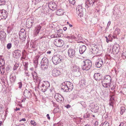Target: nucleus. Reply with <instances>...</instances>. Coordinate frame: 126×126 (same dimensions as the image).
<instances>
[{"label": "nucleus", "instance_id": "26", "mask_svg": "<svg viewBox=\"0 0 126 126\" xmlns=\"http://www.w3.org/2000/svg\"><path fill=\"white\" fill-rule=\"evenodd\" d=\"M63 11L61 9H59L56 12V14L58 16H61L63 15Z\"/></svg>", "mask_w": 126, "mask_h": 126}, {"label": "nucleus", "instance_id": "4", "mask_svg": "<svg viewBox=\"0 0 126 126\" xmlns=\"http://www.w3.org/2000/svg\"><path fill=\"white\" fill-rule=\"evenodd\" d=\"M41 67L42 69L44 70L47 69L49 65V61L47 58L44 57L41 62Z\"/></svg>", "mask_w": 126, "mask_h": 126}, {"label": "nucleus", "instance_id": "22", "mask_svg": "<svg viewBox=\"0 0 126 126\" xmlns=\"http://www.w3.org/2000/svg\"><path fill=\"white\" fill-rule=\"evenodd\" d=\"M78 33V34H77L75 33V34H74V35L71 36V39H75L77 37L78 38L81 40L82 39L81 35L78 33Z\"/></svg>", "mask_w": 126, "mask_h": 126}, {"label": "nucleus", "instance_id": "59", "mask_svg": "<svg viewBox=\"0 0 126 126\" xmlns=\"http://www.w3.org/2000/svg\"><path fill=\"white\" fill-rule=\"evenodd\" d=\"M65 37L66 38H68V39H71V36H67V35H65Z\"/></svg>", "mask_w": 126, "mask_h": 126}, {"label": "nucleus", "instance_id": "41", "mask_svg": "<svg viewBox=\"0 0 126 126\" xmlns=\"http://www.w3.org/2000/svg\"><path fill=\"white\" fill-rule=\"evenodd\" d=\"M102 126H109V124L108 122L106 121L102 124Z\"/></svg>", "mask_w": 126, "mask_h": 126}, {"label": "nucleus", "instance_id": "29", "mask_svg": "<svg viewBox=\"0 0 126 126\" xmlns=\"http://www.w3.org/2000/svg\"><path fill=\"white\" fill-rule=\"evenodd\" d=\"M126 110V109L124 106L121 107L120 108V113L121 115L123 114Z\"/></svg>", "mask_w": 126, "mask_h": 126}, {"label": "nucleus", "instance_id": "6", "mask_svg": "<svg viewBox=\"0 0 126 126\" xmlns=\"http://www.w3.org/2000/svg\"><path fill=\"white\" fill-rule=\"evenodd\" d=\"M83 10H84V9H83L81 6H78L76 7V13L80 17H82L83 16Z\"/></svg>", "mask_w": 126, "mask_h": 126}, {"label": "nucleus", "instance_id": "24", "mask_svg": "<svg viewBox=\"0 0 126 126\" xmlns=\"http://www.w3.org/2000/svg\"><path fill=\"white\" fill-rule=\"evenodd\" d=\"M16 77L14 74H12L10 76V80L12 82H14L15 80Z\"/></svg>", "mask_w": 126, "mask_h": 126}, {"label": "nucleus", "instance_id": "63", "mask_svg": "<svg viewBox=\"0 0 126 126\" xmlns=\"http://www.w3.org/2000/svg\"><path fill=\"white\" fill-rule=\"evenodd\" d=\"M48 119L49 120L50 119V117L49 116V115L48 114H47L46 115Z\"/></svg>", "mask_w": 126, "mask_h": 126}, {"label": "nucleus", "instance_id": "46", "mask_svg": "<svg viewBox=\"0 0 126 126\" xmlns=\"http://www.w3.org/2000/svg\"><path fill=\"white\" fill-rule=\"evenodd\" d=\"M19 41L18 40H16L14 42V45L16 46H17L18 45V43H19Z\"/></svg>", "mask_w": 126, "mask_h": 126}, {"label": "nucleus", "instance_id": "43", "mask_svg": "<svg viewBox=\"0 0 126 126\" xmlns=\"http://www.w3.org/2000/svg\"><path fill=\"white\" fill-rule=\"evenodd\" d=\"M5 64L4 61L3 59H1L0 60V65H4Z\"/></svg>", "mask_w": 126, "mask_h": 126}, {"label": "nucleus", "instance_id": "16", "mask_svg": "<svg viewBox=\"0 0 126 126\" xmlns=\"http://www.w3.org/2000/svg\"><path fill=\"white\" fill-rule=\"evenodd\" d=\"M94 78L96 81H98L102 79V76L100 73H96L94 75Z\"/></svg>", "mask_w": 126, "mask_h": 126}, {"label": "nucleus", "instance_id": "9", "mask_svg": "<svg viewBox=\"0 0 126 126\" xmlns=\"http://www.w3.org/2000/svg\"><path fill=\"white\" fill-rule=\"evenodd\" d=\"M54 98L57 101L59 102L63 101L64 100L63 97L59 93L55 94Z\"/></svg>", "mask_w": 126, "mask_h": 126}, {"label": "nucleus", "instance_id": "39", "mask_svg": "<svg viewBox=\"0 0 126 126\" xmlns=\"http://www.w3.org/2000/svg\"><path fill=\"white\" fill-rule=\"evenodd\" d=\"M28 62H25L23 63V64L24 65V66L25 67V69L27 70L28 68Z\"/></svg>", "mask_w": 126, "mask_h": 126}, {"label": "nucleus", "instance_id": "28", "mask_svg": "<svg viewBox=\"0 0 126 126\" xmlns=\"http://www.w3.org/2000/svg\"><path fill=\"white\" fill-rule=\"evenodd\" d=\"M92 48V51H91V52H92V53H94L95 51L98 50V49H97V46L96 45H93Z\"/></svg>", "mask_w": 126, "mask_h": 126}, {"label": "nucleus", "instance_id": "12", "mask_svg": "<svg viewBox=\"0 0 126 126\" xmlns=\"http://www.w3.org/2000/svg\"><path fill=\"white\" fill-rule=\"evenodd\" d=\"M61 74L59 70L56 69H54L52 71V75L54 77H57L60 75Z\"/></svg>", "mask_w": 126, "mask_h": 126}, {"label": "nucleus", "instance_id": "1", "mask_svg": "<svg viewBox=\"0 0 126 126\" xmlns=\"http://www.w3.org/2000/svg\"><path fill=\"white\" fill-rule=\"evenodd\" d=\"M73 88V84L69 81H65L63 83L61 86V89L64 92H70Z\"/></svg>", "mask_w": 126, "mask_h": 126}, {"label": "nucleus", "instance_id": "38", "mask_svg": "<svg viewBox=\"0 0 126 126\" xmlns=\"http://www.w3.org/2000/svg\"><path fill=\"white\" fill-rule=\"evenodd\" d=\"M30 47L31 48L33 49H35L36 47L35 44H34L33 43H31L30 44Z\"/></svg>", "mask_w": 126, "mask_h": 126}, {"label": "nucleus", "instance_id": "33", "mask_svg": "<svg viewBox=\"0 0 126 126\" xmlns=\"http://www.w3.org/2000/svg\"><path fill=\"white\" fill-rule=\"evenodd\" d=\"M120 30L118 28H116L115 30L114 33V34H115L116 35H118L120 33Z\"/></svg>", "mask_w": 126, "mask_h": 126}, {"label": "nucleus", "instance_id": "13", "mask_svg": "<svg viewBox=\"0 0 126 126\" xmlns=\"http://www.w3.org/2000/svg\"><path fill=\"white\" fill-rule=\"evenodd\" d=\"M19 37L20 38H25L26 37V34L25 30L24 29H21L19 33Z\"/></svg>", "mask_w": 126, "mask_h": 126}, {"label": "nucleus", "instance_id": "10", "mask_svg": "<svg viewBox=\"0 0 126 126\" xmlns=\"http://www.w3.org/2000/svg\"><path fill=\"white\" fill-rule=\"evenodd\" d=\"M31 92L32 91L31 90L26 89L23 92V95L26 98H29L32 96Z\"/></svg>", "mask_w": 126, "mask_h": 126}, {"label": "nucleus", "instance_id": "36", "mask_svg": "<svg viewBox=\"0 0 126 126\" xmlns=\"http://www.w3.org/2000/svg\"><path fill=\"white\" fill-rule=\"evenodd\" d=\"M6 1L5 0H0V6L5 5Z\"/></svg>", "mask_w": 126, "mask_h": 126}, {"label": "nucleus", "instance_id": "18", "mask_svg": "<svg viewBox=\"0 0 126 126\" xmlns=\"http://www.w3.org/2000/svg\"><path fill=\"white\" fill-rule=\"evenodd\" d=\"M41 28V26L40 25H37L35 27V30L34 31V35L36 36L39 32Z\"/></svg>", "mask_w": 126, "mask_h": 126}, {"label": "nucleus", "instance_id": "54", "mask_svg": "<svg viewBox=\"0 0 126 126\" xmlns=\"http://www.w3.org/2000/svg\"><path fill=\"white\" fill-rule=\"evenodd\" d=\"M54 5L53 6V7L52 8V9H54L53 10L56 9L57 7V6L54 3Z\"/></svg>", "mask_w": 126, "mask_h": 126}, {"label": "nucleus", "instance_id": "23", "mask_svg": "<svg viewBox=\"0 0 126 126\" xmlns=\"http://www.w3.org/2000/svg\"><path fill=\"white\" fill-rule=\"evenodd\" d=\"M2 11V17H3V19H5L7 16V12L6 10L2 9L1 10Z\"/></svg>", "mask_w": 126, "mask_h": 126}, {"label": "nucleus", "instance_id": "15", "mask_svg": "<svg viewBox=\"0 0 126 126\" xmlns=\"http://www.w3.org/2000/svg\"><path fill=\"white\" fill-rule=\"evenodd\" d=\"M111 77L109 75H107L105 76L103 79L101 81H104V82H107V83L111 84Z\"/></svg>", "mask_w": 126, "mask_h": 126}, {"label": "nucleus", "instance_id": "48", "mask_svg": "<svg viewBox=\"0 0 126 126\" xmlns=\"http://www.w3.org/2000/svg\"><path fill=\"white\" fill-rule=\"evenodd\" d=\"M69 3H71L72 4L74 5L75 3V0H69Z\"/></svg>", "mask_w": 126, "mask_h": 126}, {"label": "nucleus", "instance_id": "7", "mask_svg": "<svg viewBox=\"0 0 126 126\" xmlns=\"http://www.w3.org/2000/svg\"><path fill=\"white\" fill-rule=\"evenodd\" d=\"M34 18H29L27 20L26 23V26L28 28H30L32 27L34 22Z\"/></svg>", "mask_w": 126, "mask_h": 126}, {"label": "nucleus", "instance_id": "17", "mask_svg": "<svg viewBox=\"0 0 126 126\" xmlns=\"http://www.w3.org/2000/svg\"><path fill=\"white\" fill-rule=\"evenodd\" d=\"M6 37V33L3 31H0V40L4 41Z\"/></svg>", "mask_w": 126, "mask_h": 126}, {"label": "nucleus", "instance_id": "2", "mask_svg": "<svg viewBox=\"0 0 126 126\" xmlns=\"http://www.w3.org/2000/svg\"><path fill=\"white\" fill-rule=\"evenodd\" d=\"M83 64L82 66V68L83 70H88L91 68L92 65V62L87 59L83 61Z\"/></svg>", "mask_w": 126, "mask_h": 126}, {"label": "nucleus", "instance_id": "35", "mask_svg": "<svg viewBox=\"0 0 126 126\" xmlns=\"http://www.w3.org/2000/svg\"><path fill=\"white\" fill-rule=\"evenodd\" d=\"M35 79L36 80V83H37L38 86L42 84L41 83H40V80L38 77Z\"/></svg>", "mask_w": 126, "mask_h": 126}, {"label": "nucleus", "instance_id": "56", "mask_svg": "<svg viewBox=\"0 0 126 126\" xmlns=\"http://www.w3.org/2000/svg\"><path fill=\"white\" fill-rule=\"evenodd\" d=\"M53 125L54 126H61L59 123L54 124Z\"/></svg>", "mask_w": 126, "mask_h": 126}, {"label": "nucleus", "instance_id": "45", "mask_svg": "<svg viewBox=\"0 0 126 126\" xmlns=\"http://www.w3.org/2000/svg\"><path fill=\"white\" fill-rule=\"evenodd\" d=\"M126 53L123 52L122 54V56L123 57V59H126Z\"/></svg>", "mask_w": 126, "mask_h": 126}, {"label": "nucleus", "instance_id": "53", "mask_svg": "<svg viewBox=\"0 0 126 126\" xmlns=\"http://www.w3.org/2000/svg\"><path fill=\"white\" fill-rule=\"evenodd\" d=\"M31 123L32 125L34 126L35 125H36V123L34 121H31Z\"/></svg>", "mask_w": 126, "mask_h": 126}, {"label": "nucleus", "instance_id": "21", "mask_svg": "<svg viewBox=\"0 0 126 126\" xmlns=\"http://www.w3.org/2000/svg\"><path fill=\"white\" fill-rule=\"evenodd\" d=\"M86 49V47L84 45L80 46L79 47V52L80 54H82Z\"/></svg>", "mask_w": 126, "mask_h": 126}, {"label": "nucleus", "instance_id": "50", "mask_svg": "<svg viewBox=\"0 0 126 126\" xmlns=\"http://www.w3.org/2000/svg\"><path fill=\"white\" fill-rule=\"evenodd\" d=\"M54 3H53L52 2H50L49 4V7L50 6L51 8L53 7V6H54Z\"/></svg>", "mask_w": 126, "mask_h": 126}, {"label": "nucleus", "instance_id": "19", "mask_svg": "<svg viewBox=\"0 0 126 126\" xmlns=\"http://www.w3.org/2000/svg\"><path fill=\"white\" fill-rule=\"evenodd\" d=\"M99 109V107L97 105L94 104L91 108V110L92 112H96L98 111Z\"/></svg>", "mask_w": 126, "mask_h": 126}, {"label": "nucleus", "instance_id": "25", "mask_svg": "<svg viewBox=\"0 0 126 126\" xmlns=\"http://www.w3.org/2000/svg\"><path fill=\"white\" fill-rule=\"evenodd\" d=\"M101 83L103 86L105 88H108V87H111V86L110 83H107V82H104V81H101Z\"/></svg>", "mask_w": 126, "mask_h": 126}, {"label": "nucleus", "instance_id": "32", "mask_svg": "<svg viewBox=\"0 0 126 126\" xmlns=\"http://www.w3.org/2000/svg\"><path fill=\"white\" fill-rule=\"evenodd\" d=\"M85 4V7L87 8L90 7L91 6H92V5L90 4V3L89 4V2L87 0H86Z\"/></svg>", "mask_w": 126, "mask_h": 126}, {"label": "nucleus", "instance_id": "58", "mask_svg": "<svg viewBox=\"0 0 126 126\" xmlns=\"http://www.w3.org/2000/svg\"><path fill=\"white\" fill-rule=\"evenodd\" d=\"M71 107V106L69 104L65 106V107H66L67 109L70 108Z\"/></svg>", "mask_w": 126, "mask_h": 126}, {"label": "nucleus", "instance_id": "14", "mask_svg": "<svg viewBox=\"0 0 126 126\" xmlns=\"http://www.w3.org/2000/svg\"><path fill=\"white\" fill-rule=\"evenodd\" d=\"M21 52L19 49H17L14 51L13 53L14 56L16 58H19L21 55Z\"/></svg>", "mask_w": 126, "mask_h": 126}, {"label": "nucleus", "instance_id": "49", "mask_svg": "<svg viewBox=\"0 0 126 126\" xmlns=\"http://www.w3.org/2000/svg\"><path fill=\"white\" fill-rule=\"evenodd\" d=\"M40 56V55L37 56L34 59V60L38 62V59L39 58Z\"/></svg>", "mask_w": 126, "mask_h": 126}, {"label": "nucleus", "instance_id": "11", "mask_svg": "<svg viewBox=\"0 0 126 126\" xmlns=\"http://www.w3.org/2000/svg\"><path fill=\"white\" fill-rule=\"evenodd\" d=\"M103 64V60L101 59H98L95 63V66L97 68L101 67Z\"/></svg>", "mask_w": 126, "mask_h": 126}, {"label": "nucleus", "instance_id": "3", "mask_svg": "<svg viewBox=\"0 0 126 126\" xmlns=\"http://www.w3.org/2000/svg\"><path fill=\"white\" fill-rule=\"evenodd\" d=\"M63 57L59 54L56 55L52 57V61L53 63L57 65L62 62L63 60Z\"/></svg>", "mask_w": 126, "mask_h": 126}, {"label": "nucleus", "instance_id": "31", "mask_svg": "<svg viewBox=\"0 0 126 126\" xmlns=\"http://www.w3.org/2000/svg\"><path fill=\"white\" fill-rule=\"evenodd\" d=\"M19 63H16L13 67V70L14 71L16 70L19 67Z\"/></svg>", "mask_w": 126, "mask_h": 126}, {"label": "nucleus", "instance_id": "64", "mask_svg": "<svg viewBox=\"0 0 126 126\" xmlns=\"http://www.w3.org/2000/svg\"><path fill=\"white\" fill-rule=\"evenodd\" d=\"M26 121L25 119L24 118H22V119L21 120H20L19 121L20 122H21V121Z\"/></svg>", "mask_w": 126, "mask_h": 126}, {"label": "nucleus", "instance_id": "57", "mask_svg": "<svg viewBox=\"0 0 126 126\" xmlns=\"http://www.w3.org/2000/svg\"><path fill=\"white\" fill-rule=\"evenodd\" d=\"M50 37L51 38H55V34H53L52 35H51L50 36Z\"/></svg>", "mask_w": 126, "mask_h": 126}, {"label": "nucleus", "instance_id": "20", "mask_svg": "<svg viewBox=\"0 0 126 126\" xmlns=\"http://www.w3.org/2000/svg\"><path fill=\"white\" fill-rule=\"evenodd\" d=\"M37 86L39 91H41L43 92H44L46 91L47 89L42 84L40 86Z\"/></svg>", "mask_w": 126, "mask_h": 126}, {"label": "nucleus", "instance_id": "60", "mask_svg": "<svg viewBox=\"0 0 126 126\" xmlns=\"http://www.w3.org/2000/svg\"><path fill=\"white\" fill-rule=\"evenodd\" d=\"M58 32H59V33H60L61 34L63 32V30L61 29L59 30H58Z\"/></svg>", "mask_w": 126, "mask_h": 126}, {"label": "nucleus", "instance_id": "34", "mask_svg": "<svg viewBox=\"0 0 126 126\" xmlns=\"http://www.w3.org/2000/svg\"><path fill=\"white\" fill-rule=\"evenodd\" d=\"M119 45L117 44H115L114 45H113L112 47V50L114 49L115 50L117 49L119 47Z\"/></svg>", "mask_w": 126, "mask_h": 126}, {"label": "nucleus", "instance_id": "61", "mask_svg": "<svg viewBox=\"0 0 126 126\" xmlns=\"http://www.w3.org/2000/svg\"><path fill=\"white\" fill-rule=\"evenodd\" d=\"M117 35H116L115 34H114V33H113V35H112V37L114 38H117V36H116Z\"/></svg>", "mask_w": 126, "mask_h": 126}, {"label": "nucleus", "instance_id": "47", "mask_svg": "<svg viewBox=\"0 0 126 126\" xmlns=\"http://www.w3.org/2000/svg\"><path fill=\"white\" fill-rule=\"evenodd\" d=\"M17 84L18 86V88L20 89H21L22 86V84L21 82H18L17 83Z\"/></svg>", "mask_w": 126, "mask_h": 126}, {"label": "nucleus", "instance_id": "44", "mask_svg": "<svg viewBox=\"0 0 126 126\" xmlns=\"http://www.w3.org/2000/svg\"><path fill=\"white\" fill-rule=\"evenodd\" d=\"M90 114L88 113H87L85 114L84 116L83 117L84 118H89L90 117Z\"/></svg>", "mask_w": 126, "mask_h": 126}, {"label": "nucleus", "instance_id": "42", "mask_svg": "<svg viewBox=\"0 0 126 126\" xmlns=\"http://www.w3.org/2000/svg\"><path fill=\"white\" fill-rule=\"evenodd\" d=\"M73 70L74 71H76L77 70H79V67L76 66H74L73 67Z\"/></svg>", "mask_w": 126, "mask_h": 126}, {"label": "nucleus", "instance_id": "37", "mask_svg": "<svg viewBox=\"0 0 126 126\" xmlns=\"http://www.w3.org/2000/svg\"><path fill=\"white\" fill-rule=\"evenodd\" d=\"M87 1L89 2V4L92 5V6L95 2V0H87Z\"/></svg>", "mask_w": 126, "mask_h": 126}, {"label": "nucleus", "instance_id": "5", "mask_svg": "<svg viewBox=\"0 0 126 126\" xmlns=\"http://www.w3.org/2000/svg\"><path fill=\"white\" fill-rule=\"evenodd\" d=\"M54 44L58 47H62L64 44L63 40L60 39H55L54 42Z\"/></svg>", "mask_w": 126, "mask_h": 126}, {"label": "nucleus", "instance_id": "55", "mask_svg": "<svg viewBox=\"0 0 126 126\" xmlns=\"http://www.w3.org/2000/svg\"><path fill=\"white\" fill-rule=\"evenodd\" d=\"M98 122L97 121H96L95 122L94 125V126H97L98 125Z\"/></svg>", "mask_w": 126, "mask_h": 126}, {"label": "nucleus", "instance_id": "27", "mask_svg": "<svg viewBox=\"0 0 126 126\" xmlns=\"http://www.w3.org/2000/svg\"><path fill=\"white\" fill-rule=\"evenodd\" d=\"M44 86L46 87L47 88L50 87V83L49 82L47 81H44L43 83H42Z\"/></svg>", "mask_w": 126, "mask_h": 126}, {"label": "nucleus", "instance_id": "8", "mask_svg": "<svg viewBox=\"0 0 126 126\" xmlns=\"http://www.w3.org/2000/svg\"><path fill=\"white\" fill-rule=\"evenodd\" d=\"M75 49L71 48H70L68 50V56L71 58H73L74 57L75 54Z\"/></svg>", "mask_w": 126, "mask_h": 126}, {"label": "nucleus", "instance_id": "30", "mask_svg": "<svg viewBox=\"0 0 126 126\" xmlns=\"http://www.w3.org/2000/svg\"><path fill=\"white\" fill-rule=\"evenodd\" d=\"M32 76L33 77L34 80H35V79L38 77L35 71L32 72Z\"/></svg>", "mask_w": 126, "mask_h": 126}, {"label": "nucleus", "instance_id": "51", "mask_svg": "<svg viewBox=\"0 0 126 126\" xmlns=\"http://www.w3.org/2000/svg\"><path fill=\"white\" fill-rule=\"evenodd\" d=\"M2 11H1V10H0V20L2 19H3V17H2Z\"/></svg>", "mask_w": 126, "mask_h": 126}, {"label": "nucleus", "instance_id": "40", "mask_svg": "<svg viewBox=\"0 0 126 126\" xmlns=\"http://www.w3.org/2000/svg\"><path fill=\"white\" fill-rule=\"evenodd\" d=\"M12 46V44L11 43H9L7 44V47L8 49H11Z\"/></svg>", "mask_w": 126, "mask_h": 126}, {"label": "nucleus", "instance_id": "52", "mask_svg": "<svg viewBox=\"0 0 126 126\" xmlns=\"http://www.w3.org/2000/svg\"><path fill=\"white\" fill-rule=\"evenodd\" d=\"M34 64L35 66L36 67L37 66V65L38 64V62L36 61H35L34 60Z\"/></svg>", "mask_w": 126, "mask_h": 126}, {"label": "nucleus", "instance_id": "62", "mask_svg": "<svg viewBox=\"0 0 126 126\" xmlns=\"http://www.w3.org/2000/svg\"><path fill=\"white\" fill-rule=\"evenodd\" d=\"M115 86L114 85H113V86L111 88V89L112 90H113L115 88Z\"/></svg>", "mask_w": 126, "mask_h": 126}]
</instances>
